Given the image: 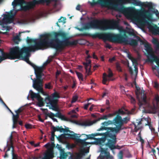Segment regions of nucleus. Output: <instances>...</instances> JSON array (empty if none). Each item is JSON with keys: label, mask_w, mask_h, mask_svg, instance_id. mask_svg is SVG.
I'll list each match as a JSON object with an SVG mask.
<instances>
[{"label": "nucleus", "mask_w": 159, "mask_h": 159, "mask_svg": "<svg viewBox=\"0 0 159 159\" xmlns=\"http://www.w3.org/2000/svg\"><path fill=\"white\" fill-rule=\"evenodd\" d=\"M67 35L66 33L62 31L55 33V39H51V35L49 34L42 35L40 38L37 39H29L28 37L27 43H34V45L31 44L28 47H24L21 49L18 47H15L12 49L11 53H14V56L17 57V58H21L22 60L34 68L36 79H33L31 78L33 81V87L43 95H45V93L43 89V67H37L29 61L30 52L39 49H44L49 47L55 48L57 51H61L65 46H74L77 44V40H70V38L66 37Z\"/></svg>", "instance_id": "f257e3e1"}, {"label": "nucleus", "mask_w": 159, "mask_h": 159, "mask_svg": "<svg viewBox=\"0 0 159 159\" xmlns=\"http://www.w3.org/2000/svg\"><path fill=\"white\" fill-rule=\"evenodd\" d=\"M82 25L83 29L85 30L93 29L104 30L109 29H117L120 33H124V36H122L120 34H109L107 35V37L110 41L125 44H129L133 46H136L137 44L136 40L127 37L125 34V32H126L133 36L136 35V32L130 25H128L126 29H125L119 25L115 21H109L106 20H97L82 24Z\"/></svg>", "instance_id": "f03ea898"}, {"label": "nucleus", "mask_w": 159, "mask_h": 159, "mask_svg": "<svg viewBox=\"0 0 159 159\" xmlns=\"http://www.w3.org/2000/svg\"><path fill=\"white\" fill-rule=\"evenodd\" d=\"M118 2H119L118 0H99L97 2L93 0V2L89 1L88 3L92 6L98 4L102 7L122 13L128 19L137 20L143 25L149 24L146 19L147 17L144 11L136 10L133 7L124 8L122 5L118 4Z\"/></svg>", "instance_id": "7ed1b4c3"}, {"label": "nucleus", "mask_w": 159, "mask_h": 159, "mask_svg": "<svg viewBox=\"0 0 159 159\" xmlns=\"http://www.w3.org/2000/svg\"><path fill=\"white\" fill-rule=\"evenodd\" d=\"M129 118L125 117L122 118L119 115H117L113 120H108L102 123V126L97 129V131L107 130V131L102 133L103 136H107L112 139H109L108 141L107 144L111 149L115 148L116 143V136L115 134L118 133L120 131L123 129V126L127 123L129 120Z\"/></svg>", "instance_id": "20e7f679"}, {"label": "nucleus", "mask_w": 159, "mask_h": 159, "mask_svg": "<svg viewBox=\"0 0 159 159\" xmlns=\"http://www.w3.org/2000/svg\"><path fill=\"white\" fill-rule=\"evenodd\" d=\"M24 3H25V2L23 0H14L12 3L13 10L10 12L3 14V18L0 21V25H2L1 28V30H9L11 29V27L6 26L4 25L13 22L14 16L17 11L21 9L26 11L33 7V4L32 3H28L23 6Z\"/></svg>", "instance_id": "39448f33"}, {"label": "nucleus", "mask_w": 159, "mask_h": 159, "mask_svg": "<svg viewBox=\"0 0 159 159\" xmlns=\"http://www.w3.org/2000/svg\"><path fill=\"white\" fill-rule=\"evenodd\" d=\"M86 138L84 139H78L77 140V144L79 147V151L78 152L75 153L73 155V159H81L85 155V154L89 152V148L87 146L92 143L86 142L85 141L88 139H93V137L98 136H102V134L99 133H94L88 135H85Z\"/></svg>", "instance_id": "423d86ee"}, {"label": "nucleus", "mask_w": 159, "mask_h": 159, "mask_svg": "<svg viewBox=\"0 0 159 159\" xmlns=\"http://www.w3.org/2000/svg\"><path fill=\"white\" fill-rule=\"evenodd\" d=\"M121 4H125L127 3H132L136 6L144 7L150 9L152 8V4L151 2H142L139 0H118Z\"/></svg>", "instance_id": "0eeeda50"}, {"label": "nucleus", "mask_w": 159, "mask_h": 159, "mask_svg": "<svg viewBox=\"0 0 159 159\" xmlns=\"http://www.w3.org/2000/svg\"><path fill=\"white\" fill-rule=\"evenodd\" d=\"M59 98L57 94H54L52 97L46 98L45 101L47 103V106L49 107L50 109L57 111V108L56 106V104L57 101V98Z\"/></svg>", "instance_id": "6e6552de"}, {"label": "nucleus", "mask_w": 159, "mask_h": 159, "mask_svg": "<svg viewBox=\"0 0 159 159\" xmlns=\"http://www.w3.org/2000/svg\"><path fill=\"white\" fill-rule=\"evenodd\" d=\"M107 143H108L107 144L103 145L102 146H100L101 153L99 157L101 159H103L104 158L111 159L112 158V157L110 156L109 152L107 151L108 147L112 151L113 153L114 154L115 153L113 150L116 148V146H115V148L111 149L109 147Z\"/></svg>", "instance_id": "1a4fd4ad"}, {"label": "nucleus", "mask_w": 159, "mask_h": 159, "mask_svg": "<svg viewBox=\"0 0 159 159\" xmlns=\"http://www.w3.org/2000/svg\"><path fill=\"white\" fill-rule=\"evenodd\" d=\"M39 18V16L37 13H32L27 15L22 20L21 23L26 24L29 22H33L34 20Z\"/></svg>", "instance_id": "9d476101"}, {"label": "nucleus", "mask_w": 159, "mask_h": 159, "mask_svg": "<svg viewBox=\"0 0 159 159\" xmlns=\"http://www.w3.org/2000/svg\"><path fill=\"white\" fill-rule=\"evenodd\" d=\"M54 153L53 149L52 148H48L43 153L42 156L39 157H33V159H52L54 157Z\"/></svg>", "instance_id": "9b49d317"}, {"label": "nucleus", "mask_w": 159, "mask_h": 159, "mask_svg": "<svg viewBox=\"0 0 159 159\" xmlns=\"http://www.w3.org/2000/svg\"><path fill=\"white\" fill-rule=\"evenodd\" d=\"M30 95L31 98L33 100L34 99H36L38 101L37 105L39 107L43 106V99L39 95L38 93H34L31 90L30 91Z\"/></svg>", "instance_id": "f8f14e48"}, {"label": "nucleus", "mask_w": 159, "mask_h": 159, "mask_svg": "<svg viewBox=\"0 0 159 159\" xmlns=\"http://www.w3.org/2000/svg\"><path fill=\"white\" fill-rule=\"evenodd\" d=\"M108 119L107 115H103L100 118L93 121L86 120L80 123L79 125L81 126H89L96 123L100 120H107Z\"/></svg>", "instance_id": "ddd939ff"}, {"label": "nucleus", "mask_w": 159, "mask_h": 159, "mask_svg": "<svg viewBox=\"0 0 159 159\" xmlns=\"http://www.w3.org/2000/svg\"><path fill=\"white\" fill-rule=\"evenodd\" d=\"M14 48V47L11 48L10 51L9 53L4 54L2 52V53H1L2 55V57H1L0 56V62L3 60L6 59L8 58L11 59H14L15 58H17V57L14 56V54H12L11 52L12 51V49Z\"/></svg>", "instance_id": "4468645a"}, {"label": "nucleus", "mask_w": 159, "mask_h": 159, "mask_svg": "<svg viewBox=\"0 0 159 159\" xmlns=\"http://www.w3.org/2000/svg\"><path fill=\"white\" fill-rule=\"evenodd\" d=\"M133 112L132 111H128L127 110L125 109H120L117 111H116L113 113L109 114L107 115L108 118H111L112 117L115 116L117 114L120 115H124L125 114H132Z\"/></svg>", "instance_id": "2eb2a0df"}, {"label": "nucleus", "mask_w": 159, "mask_h": 159, "mask_svg": "<svg viewBox=\"0 0 159 159\" xmlns=\"http://www.w3.org/2000/svg\"><path fill=\"white\" fill-rule=\"evenodd\" d=\"M127 57L132 62L133 65L134 66V67L135 69V74L134 75L135 77H136L137 76L138 71V68L137 67V65H138V59L134 58L131 55L129 54H127Z\"/></svg>", "instance_id": "dca6fc26"}, {"label": "nucleus", "mask_w": 159, "mask_h": 159, "mask_svg": "<svg viewBox=\"0 0 159 159\" xmlns=\"http://www.w3.org/2000/svg\"><path fill=\"white\" fill-rule=\"evenodd\" d=\"M113 76L112 73L109 68L108 69V74L107 75L105 73H104L103 75V81L102 83L104 84H106V82L107 81H109L111 80V78Z\"/></svg>", "instance_id": "f3484780"}, {"label": "nucleus", "mask_w": 159, "mask_h": 159, "mask_svg": "<svg viewBox=\"0 0 159 159\" xmlns=\"http://www.w3.org/2000/svg\"><path fill=\"white\" fill-rule=\"evenodd\" d=\"M148 28L149 31L152 32L153 34H158L159 35V27H158L157 25L154 26L149 25Z\"/></svg>", "instance_id": "a211bd4d"}, {"label": "nucleus", "mask_w": 159, "mask_h": 159, "mask_svg": "<svg viewBox=\"0 0 159 159\" xmlns=\"http://www.w3.org/2000/svg\"><path fill=\"white\" fill-rule=\"evenodd\" d=\"M54 116L57 117H58L62 120L70 121L71 122L75 123V122L74 121L71 120L65 117L64 116L62 115L59 112H57L55 114H54Z\"/></svg>", "instance_id": "6ab92c4d"}, {"label": "nucleus", "mask_w": 159, "mask_h": 159, "mask_svg": "<svg viewBox=\"0 0 159 159\" xmlns=\"http://www.w3.org/2000/svg\"><path fill=\"white\" fill-rule=\"evenodd\" d=\"M91 61L89 60L88 63H84V65L86 71V72L88 75L91 74V72L90 70L91 69Z\"/></svg>", "instance_id": "aec40b11"}, {"label": "nucleus", "mask_w": 159, "mask_h": 159, "mask_svg": "<svg viewBox=\"0 0 159 159\" xmlns=\"http://www.w3.org/2000/svg\"><path fill=\"white\" fill-rule=\"evenodd\" d=\"M57 148L59 149L60 151V155L61 158H66V154L65 153L64 151V149H62L61 147V146L57 144Z\"/></svg>", "instance_id": "412c9836"}, {"label": "nucleus", "mask_w": 159, "mask_h": 159, "mask_svg": "<svg viewBox=\"0 0 159 159\" xmlns=\"http://www.w3.org/2000/svg\"><path fill=\"white\" fill-rule=\"evenodd\" d=\"M144 46L145 50L148 54H149L152 52V49L150 45L147 43H144Z\"/></svg>", "instance_id": "4be33fe9"}, {"label": "nucleus", "mask_w": 159, "mask_h": 159, "mask_svg": "<svg viewBox=\"0 0 159 159\" xmlns=\"http://www.w3.org/2000/svg\"><path fill=\"white\" fill-rule=\"evenodd\" d=\"M142 124L141 121H136L134 124V130L136 132L138 130L141 129L142 126H140V124Z\"/></svg>", "instance_id": "5701e85b"}, {"label": "nucleus", "mask_w": 159, "mask_h": 159, "mask_svg": "<svg viewBox=\"0 0 159 159\" xmlns=\"http://www.w3.org/2000/svg\"><path fill=\"white\" fill-rule=\"evenodd\" d=\"M6 147H7L8 148V149H7V151H6V153L5 154V155H4V157H7L8 156V154H7V152L8 151H9L10 149L11 148L12 149V150H11V153H12V157H13V158H12V159H13V158L14 157V153H13V150H14V148H13V144H11V145H10V146H7V145H6Z\"/></svg>", "instance_id": "b1692460"}, {"label": "nucleus", "mask_w": 159, "mask_h": 159, "mask_svg": "<svg viewBox=\"0 0 159 159\" xmlns=\"http://www.w3.org/2000/svg\"><path fill=\"white\" fill-rule=\"evenodd\" d=\"M68 114L70 115L71 118H77L78 115L75 112V111L72 110L68 113Z\"/></svg>", "instance_id": "393cba45"}, {"label": "nucleus", "mask_w": 159, "mask_h": 159, "mask_svg": "<svg viewBox=\"0 0 159 159\" xmlns=\"http://www.w3.org/2000/svg\"><path fill=\"white\" fill-rule=\"evenodd\" d=\"M16 132L14 131H13L11 133V134L9 137V138H8L7 140V146H10L11 145L13 144L12 141V133H15Z\"/></svg>", "instance_id": "a878e982"}, {"label": "nucleus", "mask_w": 159, "mask_h": 159, "mask_svg": "<svg viewBox=\"0 0 159 159\" xmlns=\"http://www.w3.org/2000/svg\"><path fill=\"white\" fill-rule=\"evenodd\" d=\"M22 32H19L18 35H16L15 36L13 37L12 40L14 43L16 44H18L19 42L20 41L19 38L20 34Z\"/></svg>", "instance_id": "bb28decb"}, {"label": "nucleus", "mask_w": 159, "mask_h": 159, "mask_svg": "<svg viewBox=\"0 0 159 159\" xmlns=\"http://www.w3.org/2000/svg\"><path fill=\"white\" fill-rule=\"evenodd\" d=\"M66 132L67 134L71 136V137L72 138L77 137V134H74V133L72 131H67Z\"/></svg>", "instance_id": "cd10ccee"}, {"label": "nucleus", "mask_w": 159, "mask_h": 159, "mask_svg": "<svg viewBox=\"0 0 159 159\" xmlns=\"http://www.w3.org/2000/svg\"><path fill=\"white\" fill-rule=\"evenodd\" d=\"M50 2V0H39L37 1V3L40 4H43L44 3H46L47 4H48Z\"/></svg>", "instance_id": "c85d7f7f"}, {"label": "nucleus", "mask_w": 159, "mask_h": 159, "mask_svg": "<svg viewBox=\"0 0 159 159\" xmlns=\"http://www.w3.org/2000/svg\"><path fill=\"white\" fill-rule=\"evenodd\" d=\"M54 131H59L61 132H65V129L63 128H60L59 127L56 128L54 127L53 128Z\"/></svg>", "instance_id": "c756f323"}, {"label": "nucleus", "mask_w": 159, "mask_h": 159, "mask_svg": "<svg viewBox=\"0 0 159 159\" xmlns=\"http://www.w3.org/2000/svg\"><path fill=\"white\" fill-rule=\"evenodd\" d=\"M76 74L79 80L83 81V77L81 73L78 72H76Z\"/></svg>", "instance_id": "7c9ffc66"}, {"label": "nucleus", "mask_w": 159, "mask_h": 159, "mask_svg": "<svg viewBox=\"0 0 159 159\" xmlns=\"http://www.w3.org/2000/svg\"><path fill=\"white\" fill-rule=\"evenodd\" d=\"M54 116V114L53 113L51 112L49 114V117L51 118L54 121L57 122V120L54 118L53 117Z\"/></svg>", "instance_id": "2f4dec72"}, {"label": "nucleus", "mask_w": 159, "mask_h": 159, "mask_svg": "<svg viewBox=\"0 0 159 159\" xmlns=\"http://www.w3.org/2000/svg\"><path fill=\"white\" fill-rule=\"evenodd\" d=\"M106 140L105 138H100L98 139V142L99 143H104Z\"/></svg>", "instance_id": "473e14b6"}, {"label": "nucleus", "mask_w": 159, "mask_h": 159, "mask_svg": "<svg viewBox=\"0 0 159 159\" xmlns=\"http://www.w3.org/2000/svg\"><path fill=\"white\" fill-rule=\"evenodd\" d=\"M103 35L101 34H97L95 35H94L93 36V37L94 38H96V37H98L99 38H101L102 36Z\"/></svg>", "instance_id": "72a5a7b5"}, {"label": "nucleus", "mask_w": 159, "mask_h": 159, "mask_svg": "<svg viewBox=\"0 0 159 159\" xmlns=\"http://www.w3.org/2000/svg\"><path fill=\"white\" fill-rule=\"evenodd\" d=\"M116 68L117 69V70L119 71H122V69H121V67L120 65L117 63L116 65Z\"/></svg>", "instance_id": "f704fd0d"}, {"label": "nucleus", "mask_w": 159, "mask_h": 159, "mask_svg": "<svg viewBox=\"0 0 159 159\" xmlns=\"http://www.w3.org/2000/svg\"><path fill=\"white\" fill-rule=\"evenodd\" d=\"M123 152L122 151H120L118 155V158H123Z\"/></svg>", "instance_id": "c9c22d12"}, {"label": "nucleus", "mask_w": 159, "mask_h": 159, "mask_svg": "<svg viewBox=\"0 0 159 159\" xmlns=\"http://www.w3.org/2000/svg\"><path fill=\"white\" fill-rule=\"evenodd\" d=\"M51 59H48L43 64V66H45L51 61Z\"/></svg>", "instance_id": "e433bc0d"}, {"label": "nucleus", "mask_w": 159, "mask_h": 159, "mask_svg": "<svg viewBox=\"0 0 159 159\" xmlns=\"http://www.w3.org/2000/svg\"><path fill=\"white\" fill-rule=\"evenodd\" d=\"M154 60L157 63V65L159 66V59L157 57H154Z\"/></svg>", "instance_id": "4c0bfd02"}, {"label": "nucleus", "mask_w": 159, "mask_h": 159, "mask_svg": "<svg viewBox=\"0 0 159 159\" xmlns=\"http://www.w3.org/2000/svg\"><path fill=\"white\" fill-rule=\"evenodd\" d=\"M77 99V96H75L73 97L71 101V102L72 103L75 102Z\"/></svg>", "instance_id": "58836bf2"}, {"label": "nucleus", "mask_w": 159, "mask_h": 159, "mask_svg": "<svg viewBox=\"0 0 159 159\" xmlns=\"http://www.w3.org/2000/svg\"><path fill=\"white\" fill-rule=\"evenodd\" d=\"M140 132L138 134V138L139 139L141 143H143L144 142V140L142 139V138L140 135Z\"/></svg>", "instance_id": "ea45409f"}, {"label": "nucleus", "mask_w": 159, "mask_h": 159, "mask_svg": "<svg viewBox=\"0 0 159 159\" xmlns=\"http://www.w3.org/2000/svg\"><path fill=\"white\" fill-rule=\"evenodd\" d=\"M51 86L50 83H49L47 84H46L45 85V88L46 89H50L51 88Z\"/></svg>", "instance_id": "a19ab883"}, {"label": "nucleus", "mask_w": 159, "mask_h": 159, "mask_svg": "<svg viewBox=\"0 0 159 159\" xmlns=\"http://www.w3.org/2000/svg\"><path fill=\"white\" fill-rule=\"evenodd\" d=\"M65 20V19L64 18L61 17L58 19V21L59 22H63L64 23Z\"/></svg>", "instance_id": "79ce46f5"}, {"label": "nucleus", "mask_w": 159, "mask_h": 159, "mask_svg": "<svg viewBox=\"0 0 159 159\" xmlns=\"http://www.w3.org/2000/svg\"><path fill=\"white\" fill-rule=\"evenodd\" d=\"M25 126L26 129H31L32 128V125L29 124H25Z\"/></svg>", "instance_id": "37998d69"}, {"label": "nucleus", "mask_w": 159, "mask_h": 159, "mask_svg": "<svg viewBox=\"0 0 159 159\" xmlns=\"http://www.w3.org/2000/svg\"><path fill=\"white\" fill-rule=\"evenodd\" d=\"M128 66L129 67V71L130 73V74H131L132 76L133 77V76L134 74H133V71L132 69V68L131 67L129 66V64L128 65Z\"/></svg>", "instance_id": "c03bdc74"}, {"label": "nucleus", "mask_w": 159, "mask_h": 159, "mask_svg": "<svg viewBox=\"0 0 159 159\" xmlns=\"http://www.w3.org/2000/svg\"><path fill=\"white\" fill-rule=\"evenodd\" d=\"M12 114L13 115V118H15V119H18L19 118V115H18V114L17 113H16V115H14L13 113L11 112Z\"/></svg>", "instance_id": "a18cd8bd"}, {"label": "nucleus", "mask_w": 159, "mask_h": 159, "mask_svg": "<svg viewBox=\"0 0 159 159\" xmlns=\"http://www.w3.org/2000/svg\"><path fill=\"white\" fill-rule=\"evenodd\" d=\"M13 123L14 124H17L18 122V119H15L12 118Z\"/></svg>", "instance_id": "49530a36"}, {"label": "nucleus", "mask_w": 159, "mask_h": 159, "mask_svg": "<svg viewBox=\"0 0 159 159\" xmlns=\"http://www.w3.org/2000/svg\"><path fill=\"white\" fill-rule=\"evenodd\" d=\"M126 154H127V155H126V157L128 158H130L131 157V155L130 154V153L128 151L126 152Z\"/></svg>", "instance_id": "de8ad7c7"}, {"label": "nucleus", "mask_w": 159, "mask_h": 159, "mask_svg": "<svg viewBox=\"0 0 159 159\" xmlns=\"http://www.w3.org/2000/svg\"><path fill=\"white\" fill-rule=\"evenodd\" d=\"M105 47L107 48H111V46L109 44L106 43L105 44Z\"/></svg>", "instance_id": "09e8293b"}, {"label": "nucleus", "mask_w": 159, "mask_h": 159, "mask_svg": "<svg viewBox=\"0 0 159 159\" xmlns=\"http://www.w3.org/2000/svg\"><path fill=\"white\" fill-rule=\"evenodd\" d=\"M80 8H81V6L79 5H78L76 6V9L77 10L80 11Z\"/></svg>", "instance_id": "8fccbe9b"}, {"label": "nucleus", "mask_w": 159, "mask_h": 159, "mask_svg": "<svg viewBox=\"0 0 159 159\" xmlns=\"http://www.w3.org/2000/svg\"><path fill=\"white\" fill-rule=\"evenodd\" d=\"M88 107H89V104H85L84 105V109L87 110Z\"/></svg>", "instance_id": "3c124183"}, {"label": "nucleus", "mask_w": 159, "mask_h": 159, "mask_svg": "<svg viewBox=\"0 0 159 159\" xmlns=\"http://www.w3.org/2000/svg\"><path fill=\"white\" fill-rule=\"evenodd\" d=\"M115 60V57H113L111 58H110L109 60V61L110 62H112Z\"/></svg>", "instance_id": "603ef678"}, {"label": "nucleus", "mask_w": 159, "mask_h": 159, "mask_svg": "<svg viewBox=\"0 0 159 159\" xmlns=\"http://www.w3.org/2000/svg\"><path fill=\"white\" fill-rule=\"evenodd\" d=\"M88 56L87 57L86 59V63H88V61L90 60L89 59V58H90L91 57L89 55H87Z\"/></svg>", "instance_id": "864d4df0"}, {"label": "nucleus", "mask_w": 159, "mask_h": 159, "mask_svg": "<svg viewBox=\"0 0 159 159\" xmlns=\"http://www.w3.org/2000/svg\"><path fill=\"white\" fill-rule=\"evenodd\" d=\"M51 144L49 143H48L47 144H46L45 145L44 147L47 148H48L49 147H50V146H51Z\"/></svg>", "instance_id": "5fc2aeb1"}, {"label": "nucleus", "mask_w": 159, "mask_h": 159, "mask_svg": "<svg viewBox=\"0 0 159 159\" xmlns=\"http://www.w3.org/2000/svg\"><path fill=\"white\" fill-rule=\"evenodd\" d=\"M61 73V72L60 71L57 70L56 73V78H57V76L59 75Z\"/></svg>", "instance_id": "6e6d98bb"}, {"label": "nucleus", "mask_w": 159, "mask_h": 159, "mask_svg": "<svg viewBox=\"0 0 159 159\" xmlns=\"http://www.w3.org/2000/svg\"><path fill=\"white\" fill-rule=\"evenodd\" d=\"M95 106V105H92L89 108V110L91 111H92L93 109V108Z\"/></svg>", "instance_id": "4d7b16f0"}, {"label": "nucleus", "mask_w": 159, "mask_h": 159, "mask_svg": "<svg viewBox=\"0 0 159 159\" xmlns=\"http://www.w3.org/2000/svg\"><path fill=\"white\" fill-rule=\"evenodd\" d=\"M21 111H22V110H21L20 108L17 110L16 111H15L16 113H18V112H21Z\"/></svg>", "instance_id": "13d9d810"}, {"label": "nucleus", "mask_w": 159, "mask_h": 159, "mask_svg": "<svg viewBox=\"0 0 159 159\" xmlns=\"http://www.w3.org/2000/svg\"><path fill=\"white\" fill-rule=\"evenodd\" d=\"M130 99H131V102L132 103H134V102H135L134 99L132 97H131Z\"/></svg>", "instance_id": "bf43d9fd"}, {"label": "nucleus", "mask_w": 159, "mask_h": 159, "mask_svg": "<svg viewBox=\"0 0 159 159\" xmlns=\"http://www.w3.org/2000/svg\"><path fill=\"white\" fill-rule=\"evenodd\" d=\"M54 136H52V134L51 137V140L53 141L54 140Z\"/></svg>", "instance_id": "052dcab7"}, {"label": "nucleus", "mask_w": 159, "mask_h": 159, "mask_svg": "<svg viewBox=\"0 0 159 159\" xmlns=\"http://www.w3.org/2000/svg\"><path fill=\"white\" fill-rule=\"evenodd\" d=\"M0 102L2 103L4 105H5L6 107H7V106L5 104V103L4 102H3V101L1 99H0Z\"/></svg>", "instance_id": "680f3d73"}, {"label": "nucleus", "mask_w": 159, "mask_h": 159, "mask_svg": "<svg viewBox=\"0 0 159 159\" xmlns=\"http://www.w3.org/2000/svg\"><path fill=\"white\" fill-rule=\"evenodd\" d=\"M75 110V112L76 113H77V112H78L79 111L78 108L77 107L75 109L73 110Z\"/></svg>", "instance_id": "e2e57ef3"}, {"label": "nucleus", "mask_w": 159, "mask_h": 159, "mask_svg": "<svg viewBox=\"0 0 159 159\" xmlns=\"http://www.w3.org/2000/svg\"><path fill=\"white\" fill-rule=\"evenodd\" d=\"M155 87H156V88L158 87L159 85L157 82H155Z\"/></svg>", "instance_id": "0e129e2a"}, {"label": "nucleus", "mask_w": 159, "mask_h": 159, "mask_svg": "<svg viewBox=\"0 0 159 159\" xmlns=\"http://www.w3.org/2000/svg\"><path fill=\"white\" fill-rule=\"evenodd\" d=\"M93 58L97 59V57L95 55L94 53H93Z\"/></svg>", "instance_id": "69168bd1"}, {"label": "nucleus", "mask_w": 159, "mask_h": 159, "mask_svg": "<svg viewBox=\"0 0 159 159\" xmlns=\"http://www.w3.org/2000/svg\"><path fill=\"white\" fill-rule=\"evenodd\" d=\"M39 120L40 121L42 122H43V121H44L43 120H42L40 116H39Z\"/></svg>", "instance_id": "338daca9"}, {"label": "nucleus", "mask_w": 159, "mask_h": 159, "mask_svg": "<svg viewBox=\"0 0 159 159\" xmlns=\"http://www.w3.org/2000/svg\"><path fill=\"white\" fill-rule=\"evenodd\" d=\"M124 76H125V80H127V75L126 74H125L124 75Z\"/></svg>", "instance_id": "774afa93"}]
</instances>
